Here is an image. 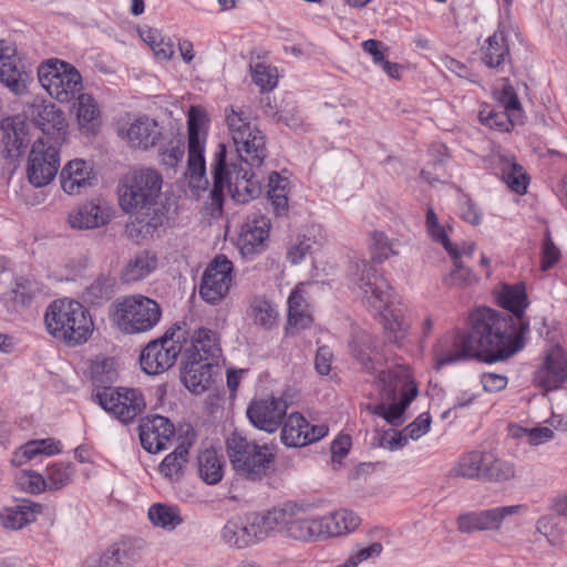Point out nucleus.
Instances as JSON below:
<instances>
[{
	"mask_svg": "<svg viewBox=\"0 0 567 567\" xmlns=\"http://www.w3.org/2000/svg\"><path fill=\"white\" fill-rule=\"evenodd\" d=\"M509 58V48L503 31L489 35L482 47V59L488 68H498Z\"/></svg>",
	"mask_w": 567,
	"mask_h": 567,
	"instance_id": "40",
	"label": "nucleus"
},
{
	"mask_svg": "<svg viewBox=\"0 0 567 567\" xmlns=\"http://www.w3.org/2000/svg\"><path fill=\"white\" fill-rule=\"evenodd\" d=\"M226 453L236 475L251 482L267 476L275 461L267 444H258L238 431L226 437Z\"/></svg>",
	"mask_w": 567,
	"mask_h": 567,
	"instance_id": "6",
	"label": "nucleus"
},
{
	"mask_svg": "<svg viewBox=\"0 0 567 567\" xmlns=\"http://www.w3.org/2000/svg\"><path fill=\"white\" fill-rule=\"evenodd\" d=\"M113 365L112 359H104L92 365L93 382L97 388H102L95 392L94 398L103 410L127 424L144 412L146 402L140 389L105 385L116 380Z\"/></svg>",
	"mask_w": 567,
	"mask_h": 567,
	"instance_id": "3",
	"label": "nucleus"
},
{
	"mask_svg": "<svg viewBox=\"0 0 567 567\" xmlns=\"http://www.w3.org/2000/svg\"><path fill=\"white\" fill-rule=\"evenodd\" d=\"M43 506L39 503L23 501L21 505L4 508L0 514V522L7 529H20L33 522L41 514Z\"/></svg>",
	"mask_w": 567,
	"mask_h": 567,
	"instance_id": "35",
	"label": "nucleus"
},
{
	"mask_svg": "<svg viewBox=\"0 0 567 567\" xmlns=\"http://www.w3.org/2000/svg\"><path fill=\"white\" fill-rule=\"evenodd\" d=\"M246 316L256 328L264 331L275 329L280 318L277 305L265 296L249 299Z\"/></svg>",
	"mask_w": 567,
	"mask_h": 567,
	"instance_id": "30",
	"label": "nucleus"
},
{
	"mask_svg": "<svg viewBox=\"0 0 567 567\" xmlns=\"http://www.w3.org/2000/svg\"><path fill=\"white\" fill-rule=\"evenodd\" d=\"M113 295L112 286H86L81 298L83 302L99 307L111 300Z\"/></svg>",
	"mask_w": 567,
	"mask_h": 567,
	"instance_id": "56",
	"label": "nucleus"
},
{
	"mask_svg": "<svg viewBox=\"0 0 567 567\" xmlns=\"http://www.w3.org/2000/svg\"><path fill=\"white\" fill-rule=\"evenodd\" d=\"M244 515L255 544L279 532L278 507H274L264 514L247 513Z\"/></svg>",
	"mask_w": 567,
	"mask_h": 567,
	"instance_id": "36",
	"label": "nucleus"
},
{
	"mask_svg": "<svg viewBox=\"0 0 567 567\" xmlns=\"http://www.w3.org/2000/svg\"><path fill=\"white\" fill-rule=\"evenodd\" d=\"M220 537L226 545L235 548H247L255 544L245 515L229 518L221 528Z\"/></svg>",
	"mask_w": 567,
	"mask_h": 567,
	"instance_id": "38",
	"label": "nucleus"
},
{
	"mask_svg": "<svg viewBox=\"0 0 567 567\" xmlns=\"http://www.w3.org/2000/svg\"><path fill=\"white\" fill-rule=\"evenodd\" d=\"M406 306L395 307L391 312H382V324L386 342L402 348L411 323L405 319Z\"/></svg>",
	"mask_w": 567,
	"mask_h": 567,
	"instance_id": "33",
	"label": "nucleus"
},
{
	"mask_svg": "<svg viewBox=\"0 0 567 567\" xmlns=\"http://www.w3.org/2000/svg\"><path fill=\"white\" fill-rule=\"evenodd\" d=\"M279 533L299 542H316L322 539L321 516L311 514V507L306 503L292 501L278 506Z\"/></svg>",
	"mask_w": 567,
	"mask_h": 567,
	"instance_id": "11",
	"label": "nucleus"
},
{
	"mask_svg": "<svg viewBox=\"0 0 567 567\" xmlns=\"http://www.w3.org/2000/svg\"><path fill=\"white\" fill-rule=\"evenodd\" d=\"M0 126L3 132L2 142L6 156L9 158L19 157L30 142L28 123L18 115L3 118Z\"/></svg>",
	"mask_w": 567,
	"mask_h": 567,
	"instance_id": "29",
	"label": "nucleus"
},
{
	"mask_svg": "<svg viewBox=\"0 0 567 567\" xmlns=\"http://www.w3.org/2000/svg\"><path fill=\"white\" fill-rule=\"evenodd\" d=\"M398 245V240L390 239L383 231H373L370 235L368 245L372 261L381 264L391 256H396L399 254L396 249Z\"/></svg>",
	"mask_w": 567,
	"mask_h": 567,
	"instance_id": "47",
	"label": "nucleus"
},
{
	"mask_svg": "<svg viewBox=\"0 0 567 567\" xmlns=\"http://www.w3.org/2000/svg\"><path fill=\"white\" fill-rule=\"evenodd\" d=\"M182 353L186 360L216 363L221 353L218 333L204 327L194 330L192 334L186 330Z\"/></svg>",
	"mask_w": 567,
	"mask_h": 567,
	"instance_id": "18",
	"label": "nucleus"
},
{
	"mask_svg": "<svg viewBox=\"0 0 567 567\" xmlns=\"http://www.w3.org/2000/svg\"><path fill=\"white\" fill-rule=\"evenodd\" d=\"M501 169L502 178L511 190L519 195L526 193L528 176L523 166L515 161L503 159Z\"/></svg>",
	"mask_w": 567,
	"mask_h": 567,
	"instance_id": "48",
	"label": "nucleus"
},
{
	"mask_svg": "<svg viewBox=\"0 0 567 567\" xmlns=\"http://www.w3.org/2000/svg\"><path fill=\"white\" fill-rule=\"evenodd\" d=\"M525 509V505L516 504L465 512L457 516L456 527L462 534L499 532L508 517L520 515Z\"/></svg>",
	"mask_w": 567,
	"mask_h": 567,
	"instance_id": "14",
	"label": "nucleus"
},
{
	"mask_svg": "<svg viewBox=\"0 0 567 567\" xmlns=\"http://www.w3.org/2000/svg\"><path fill=\"white\" fill-rule=\"evenodd\" d=\"M379 383L380 402L369 409L373 414L398 426L402 423L403 412L419 393L411 369L408 365H396L382 371Z\"/></svg>",
	"mask_w": 567,
	"mask_h": 567,
	"instance_id": "5",
	"label": "nucleus"
},
{
	"mask_svg": "<svg viewBox=\"0 0 567 567\" xmlns=\"http://www.w3.org/2000/svg\"><path fill=\"white\" fill-rule=\"evenodd\" d=\"M121 567L130 566L141 559L145 543L141 538H125L112 544Z\"/></svg>",
	"mask_w": 567,
	"mask_h": 567,
	"instance_id": "52",
	"label": "nucleus"
},
{
	"mask_svg": "<svg viewBox=\"0 0 567 567\" xmlns=\"http://www.w3.org/2000/svg\"><path fill=\"white\" fill-rule=\"evenodd\" d=\"M161 317L159 305L142 295L125 297L115 305L114 321L127 334L151 331L158 324Z\"/></svg>",
	"mask_w": 567,
	"mask_h": 567,
	"instance_id": "8",
	"label": "nucleus"
},
{
	"mask_svg": "<svg viewBox=\"0 0 567 567\" xmlns=\"http://www.w3.org/2000/svg\"><path fill=\"white\" fill-rule=\"evenodd\" d=\"M485 451L474 450L463 454L450 471L451 477L482 480Z\"/></svg>",
	"mask_w": 567,
	"mask_h": 567,
	"instance_id": "39",
	"label": "nucleus"
},
{
	"mask_svg": "<svg viewBox=\"0 0 567 567\" xmlns=\"http://www.w3.org/2000/svg\"><path fill=\"white\" fill-rule=\"evenodd\" d=\"M188 461V446L178 445L172 453L166 455L158 466L159 473L171 482L181 480L184 474V466Z\"/></svg>",
	"mask_w": 567,
	"mask_h": 567,
	"instance_id": "45",
	"label": "nucleus"
},
{
	"mask_svg": "<svg viewBox=\"0 0 567 567\" xmlns=\"http://www.w3.org/2000/svg\"><path fill=\"white\" fill-rule=\"evenodd\" d=\"M31 116L42 131L44 138L63 142L65 136V117L63 112L52 103H37L31 107Z\"/></svg>",
	"mask_w": 567,
	"mask_h": 567,
	"instance_id": "24",
	"label": "nucleus"
},
{
	"mask_svg": "<svg viewBox=\"0 0 567 567\" xmlns=\"http://www.w3.org/2000/svg\"><path fill=\"white\" fill-rule=\"evenodd\" d=\"M200 478L208 485L219 483L224 476V461L215 450H205L198 456Z\"/></svg>",
	"mask_w": 567,
	"mask_h": 567,
	"instance_id": "42",
	"label": "nucleus"
},
{
	"mask_svg": "<svg viewBox=\"0 0 567 567\" xmlns=\"http://www.w3.org/2000/svg\"><path fill=\"white\" fill-rule=\"evenodd\" d=\"M228 189L237 203H247L261 194V184L254 173H249L243 163L227 164Z\"/></svg>",
	"mask_w": 567,
	"mask_h": 567,
	"instance_id": "23",
	"label": "nucleus"
},
{
	"mask_svg": "<svg viewBox=\"0 0 567 567\" xmlns=\"http://www.w3.org/2000/svg\"><path fill=\"white\" fill-rule=\"evenodd\" d=\"M163 178L151 168L135 169L124 175L118 184V204L135 220L127 225L130 237L152 235L163 224V215L158 214L157 199L161 195Z\"/></svg>",
	"mask_w": 567,
	"mask_h": 567,
	"instance_id": "2",
	"label": "nucleus"
},
{
	"mask_svg": "<svg viewBox=\"0 0 567 567\" xmlns=\"http://www.w3.org/2000/svg\"><path fill=\"white\" fill-rule=\"evenodd\" d=\"M426 230L434 241L441 244L445 248L452 260L456 261L460 254L457 251V247L450 241L445 228L441 224H437L436 227H430Z\"/></svg>",
	"mask_w": 567,
	"mask_h": 567,
	"instance_id": "61",
	"label": "nucleus"
},
{
	"mask_svg": "<svg viewBox=\"0 0 567 567\" xmlns=\"http://www.w3.org/2000/svg\"><path fill=\"white\" fill-rule=\"evenodd\" d=\"M59 442L53 439L30 441L22 445L13 455L12 462L22 465L38 455H53L60 452Z\"/></svg>",
	"mask_w": 567,
	"mask_h": 567,
	"instance_id": "43",
	"label": "nucleus"
},
{
	"mask_svg": "<svg viewBox=\"0 0 567 567\" xmlns=\"http://www.w3.org/2000/svg\"><path fill=\"white\" fill-rule=\"evenodd\" d=\"M206 120L205 111L199 106H190L188 111V161L187 173L188 184L195 189H206L205 166V141L206 133L202 131Z\"/></svg>",
	"mask_w": 567,
	"mask_h": 567,
	"instance_id": "12",
	"label": "nucleus"
},
{
	"mask_svg": "<svg viewBox=\"0 0 567 567\" xmlns=\"http://www.w3.org/2000/svg\"><path fill=\"white\" fill-rule=\"evenodd\" d=\"M151 523L158 528L172 532L183 524L181 511L175 505L155 503L147 512Z\"/></svg>",
	"mask_w": 567,
	"mask_h": 567,
	"instance_id": "41",
	"label": "nucleus"
},
{
	"mask_svg": "<svg viewBox=\"0 0 567 567\" xmlns=\"http://www.w3.org/2000/svg\"><path fill=\"white\" fill-rule=\"evenodd\" d=\"M94 181L95 174L91 164L79 158L68 162L60 173L61 187L69 195H80Z\"/></svg>",
	"mask_w": 567,
	"mask_h": 567,
	"instance_id": "27",
	"label": "nucleus"
},
{
	"mask_svg": "<svg viewBox=\"0 0 567 567\" xmlns=\"http://www.w3.org/2000/svg\"><path fill=\"white\" fill-rule=\"evenodd\" d=\"M286 413V401L274 396L254 401L247 409V416L251 424L268 433H274L279 429Z\"/></svg>",
	"mask_w": 567,
	"mask_h": 567,
	"instance_id": "19",
	"label": "nucleus"
},
{
	"mask_svg": "<svg viewBox=\"0 0 567 567\" xmlns=\"http://www.w3.org/2000/svg\"><path fill=\"white\" fill-rule=\"evenodd\" d=\"M383 546L381 543L375 542L365 548H361L352 554L347 560L346 565L357 567L360 563L368 560L372 557H378L382 553Z\"/></svg>",
	"mask_w": 567,
	"mask_h": 567,
	"instance_id": "63",
	"label": "nucleus"
},
{
	"mask_svg": "<svg viewBox=\"0 0 567 567\" xmlns=\"http://www.w3.org/2000/svg\"><path fill=\"white\" fill-rule=\"evenodd\" d=\"M214 362L184 359L182 381L192 392L200 394L206 391L213 382Z\"/></svg>",
	"mask_w": 567,
	"mask_h": 567,
	"instance_id": "31",
	"label": "nucleus"
},
{
	"mask_svg": "<svg viewBox=\"0 0 567 567\" xmlns=\"http://www.w3.org/2000/svg\"><path fill=\"white\" fill-rule=\"evenodd\" d=\"M499 102L505 109V113L512 115L516 121L522 117V105L519 99L511 84H505L501 92Z\"/></svg>",
	"mask_w": 567,
	"mask_h": 567,
	"instance_id": "58",
	"label": "nucleus"
},
{
	"mask_svg": "<svg viewBox=\"0 0 567 567\" xmlns=\"http://www.w3.org/2000/svg\"><path fill=\"white\" fill-rule=\"evenodd\" d=\"M74 470L68 463L54 464L47 471V484L49 489H60L71 483Z\"/></svg>",
	"mask_w": 567,
	"mask_h": 567,
	"instance_id": "55",
	"label": "nucleus"
},
{
	"mask_svg": "<svg viewBox=\"0 0 567 567\" xmlns=\"http://www.w3.org/2000/svg\"><path fill=\"white\" fill-rule=\"evenodd\" d=\"M287 185L288 181L280 178L278 173L274 172L269 176L268 199L278 216L286 214L288 210Z\"/></svg>",
	"mask_w": 567,
	"mask_h": 567,
	"instance_id": "50",
	"label": "nucleus"
},
{
	"mask_svg": "<svg viewBox=\"0 0 567 567\" xmlns=\"http://www.w3.org/2000/svg\"><path fill=\"white\" fill-rule=\"evenodd\" d=\"M226 146L225 144L218 145V151L215 153L213 162V189L210 190L212 205L217 209L221 210L224 187H228V173L226 163Z\"/></svg>",
	"mask_w": 567,
	"mask_h": 567,
	"instance_id": "37",
	"label": "nucleus"
},
{
	"mask_svg": "<svg viewBox=\"0 0 567 567\" xmlns=\"http://www.w3.org/2000/svg\"><path fill=\"white\" fill-rule=\"evenodd\" d=\"M25 76L16 47L0 40V81L14 93H20L24 89Z\"/></svg>",
	"mask_w": 567,
	"mask_h": 567,
	"instance_id": "26",
	"label": "nucleus"
},
{
	"mask_svg": "<svg viewBox=\"0 0 567 567\" xmlns=\"http://www.w3.org/2000/svg\"><path fill=\"white\" fill-rule=\"evenodd\" d=\"M18 482L22 489L31 494H38L48 488L47 480L38 473L23 472Z\"/></svg>",
	"mask_w": 567,
	"mask_h": 567,
	"instance_id": "59",
	"label": "nucleus"
},
{
	"mask_svg": "<svg viewBox=\"0 0 567 567\" xmlns=\"http://www.w3.org/2000/svg\"><path fill=\"white\" fill-rule=\"evenodd\" d=\"M85 567H121L118 557L115 553L113 545H111L104 553L94 554L86 558L84 561Z\"/></svg>",
	"mask_w": 567,
	"mask_h": 567,
	"instance_id": "60",
	"label": "nucleus"
},
{
	"mask_svg": "<svg viewBox=\"0 0 567 567\" xmlns=\"http://www.w3.org/2000/svg\"><path fill=\"white\" fill-rule=\"evenodd\" d=\"M229 286H198V295L209 305L220 302L227 296Z\"/></svg>",
	"mask_w": 567,
	"mask_h": 567,
	"instance_id": "64",
	"label": "nucleus"
},
{
	"mask_svg": "<svg viewBox=\"0 0 567 567\" xmlns=\"http://www.w3.org/2000/svg\"><path fill=\"white\" fill-rule=\"evenodd\" d=\"M433 367L440 371L446 365L476 358L466 332L453 330L436 340L432 349Z\"/></svg>",
	"mask_w": 567,
	"mask_h": 567,
	"instance_id": "15",
	"label": "nucleus"
},
{
	"mask_svg": "<svg viewBox=\"0 0 567 567\" xmlns=\"http://www.w3.org/2000/svg\"><path fill=\"white\" fill-rule=\"evenodd\" d=\"M50 137H38L29 154L27 176L35 187L50 184L56 176L60 167V144Z\"/></svg>",
	"mask_w": 567,
	"mask_h": 567,
	"instance_id": "13",
	"label": "nucleus"
},
{
	"mask_svg": "<svg viewBox=\"0 0 567 567\" xmlns=\"http://www.w3.org/2000/svg\"><path fill=\"white\" fill-rule=\"evenodd\" d=\"M431 415L427 412L421 413L411 424L405 426L391 442V449L400 447L412 440H417L429 432Z\"/></svg>",
	"mask_w": 567,
	"mask_h": 567,
	"instance_id": "51",
	"label": "nucleus"
},
{
	"mask_svg": "<svg viewBox=\"0 0 567 567\" xmlns=\"http://www.w3.org/2000/svg\"><path fill=\"white\" fill-rule=\"evenodd\" d=\"M328 431L326 424H310L302 414L296 412L282 424L281 441L288 447H301L318 442Z\"/></svg>",
	"mask_w": 567,
	"mask_h": 567,
	"instance_id": "17",
	"label": "nucleus"
},
{
	"mask_svg": "<svg viewBox=\"0 0 567 567\" xmlns=\"http://www.w3.org/2000/svg\"><path fill=\"white\" fill-rule=\"evenodd\" d=\"M368 303L377 310L382 317V312H391L395 307H405L399 298L392 286H370V295L367 297Z\"/></svg>",
	"mask_w": 567,
	"mask_h": 567,
	"instance_id": "46",
	"label": "nucleus"
},
{
	"mask_svg": "<svg viewBox=\"0 0 567 567\" xmlns=\"http://www.w3.org/2000/svg\"><path fill=\"white\" fill-rule=\"evenodd\" d=\"M515 475L516 472L513 463L503 461L493 454L485 452L482 480L502 483L513 480Z\"/></svg>",
	"mask_w": 567,
	"mask_h": 567,
	"instance_id": "44",
	"label": "nucleus"
},
{
	"mask_svg": "<svg viewBox=\"0 0 567 567\" xmlns=\"http://www.w3.org/2000/svg\"><path fill=\"white\" fill-rule=\"evenodd\" d=\"M559 258L560 251L553 243L551 237L547 234L544 239L542 249V269H550L555 264L558 262Z\"/></svg>",
	"mask_w": 567,
	"mask_h": 567,
	"instance_id": "62",
	"label": "nucleus"
},
{
	"mask_svg": "<svg viewBox=\"0 0 567 567\" xmlns=\"http://www.w3.org/2000/svg\"><path fill=\"white\" fill-rule=\"evenodd\" d=\"M349 347L352 357L365 372L374 373L378 370L381 360L375 336L364 330L354 331Z\"/></svg>",
	"mask_w": 567,
	"mask_h": 567,
	"instance_id": "28",
	"label": "nucleus"
},
{
	"mask_svg": "<svg viewBox=\"0 0 567 567\" xmlns=\"http://www.w3.org/2000/svg\"><path fill=\"white\" fill-rule=\"evenodd\" d=\"M497 300L513 316H501L488 308L477 309L471 316L472 329L466 332L476 357L484 355L487 362L504 360L519 351L529 330V321L524 316L528 306L525 286H502Z\"/></svg>",
	"mask_w": 567,
	"mask_h": 567,
	"instance_id": "1",
	"label": "nucleus"
},
{
	"mask_svg": "<svg viewBox=\"0 0 567 567\" xmlns=\"http://www.w3.org/2000/svg\"><path fill=\"white\" fill-rule=\"evenodd\" d=\"M33 293L29 290V286H16L3 295V301L8 308L17 310L31 303Z\"/></svg>",
	"mask_w": 567,
	"mask_h": 567,
	"instance_id": "57",
	"label": "nucleus"
},
{
	"mask_svg": "<svg viewBox=\"0 0 567 567\" xmlns=\"http://www.w3.org/2000/svg\"><path fill=\"white\" fill-rule=\"evenodd\" d=\"M271 228L270 219L259 213L247 215L241 225L237 246L245 258H252L266 249Z\"/></svg>",
	"mask_w": 567,
	"mask_h": 567,
	"instance_id": "16",
	"label": "nucleus"
},
{
	"mask_svg": "<svg viewBox=\"0 0 567 567\" xmlns=\"http://www.w3.org/2000/svg\"><path fill=\"white\" fill-rule=\"evenodd\" d=\"M233 262L225 255H217L207 266L200 284H230Z\"/></svg>",
	"mask_w": 567,
	"mask_h": 567,
	"instance_id": "49",
	"label": "nucleus"
},
{
	"mask_svg": "<svg viewBox=\"0 0 567 567\" xmlns=\"http://www.w3.org/2000/svg\"><path fill=\"white\" fill-rule=\"evenodd\" d=\"M138 431L142 447L150 453H157L166 447L175 427L167 417L156 414L142 419Z\"/></svg>",
	"mask_w": 567,
	"mask_h": 567,
	"instance_id": "22",
	"label": "nucleus"
},
{
	"mask_svg": "<svg viewBox=\"0 0 567 567\" xmlns=\"http://www.w3.org/2000/svg\"><path fill=\"white\" fill-rule=\"evenodd\" d=\"M155 264L156 260L147 254L137 256L134 261L126 267L124 274L125 284L144 279L155 268Z\"/></svg>",
	"mask_w": 567,
	"mask_h": 567,
	"instance_id": "54",
	"label": "nucleus"
},
{
	"mask_svg": "<svg viewBox=\"0 0 567 567\" xmlns=\"http://www.w3.org/2000/svg\"><path fill=\"white\" fill-rule=\"evenodd\" d=\"M186 341V324L176 323L158 339L147 343L140 357L142 370L157 375L173 367Z\"/></svg>",
	"mask_w": 567,
	"mask_h": 567,
	"instance_id": "9",
	"label": "nucleus"
},
{
	"mask_svg": "<svg viewBox=\"0 0 567 567\" xmlns=\"http://www.w3.org/2000/svg\"><path fill=\"white\" fill-rule=\"evenodd\" d=\"M120 135L133 148L148 150L154 147L162 137V132L157 121L142 115L130 123L126 130H122Z\"/></svg>",
	"mask_w": 567,
	"mask_h": 567,
	"instance_id": "25",
	"label": "nucleus"
},
{
	"mask_svg": "<svg viewBox=\"0 0 567 567\" xmlns=\"http://www.w3.org/2000/svg\"><path fill=\"white\" fill-rule=\"evenodd\" d=\"M226 122L239 156V163L260 168L267 157L266 137L243 110H226Z\"/></svg>",
	"mask_w": 567,
	"mask_h": 567,
	"instance_id": "7",
	"label": "nucleus"
},
{
	"mask_svg": "<svg viewBox=\"0 0 567 567\" xmlns=\"http://www.w3.org/2000/svg\"><path fill=\"white\" fill-rule=\"evenodd\" d=\"M48 333L68 347L86 343L94 331L93 319L85 307L72 299L52 301L44 313Z\"/></svg>",
	"mask_w": 567,
	"mask_h": 567,
	"instance_id": "4",
	"label": "nucleus"
},
{
	"mask_svg": "<svg viewBox=\"0 0 567 567\" xmlns=\"http://www.w3.org/2000/svg\"><path fill=\"white\" fill-rule=\"evenodd\" d=\"M360 517L348 509H339L321 516L322 539L353 532L360 525Z\"/></svg>",
	"mask_w": 567,
	"mask_h": 567,
	"instance_id": "34",
	"label": "nucleus"
},
{
	"mask_svg": "<svg viewBox=\"0 0 567 567\" xmlns=\"http://www.w3.org/2000/svg\"><path fill=\"white\" fill-rule=\"evenodd\" d=\"M38 78L45 91L61 103L70 102L83 87L75 66L60 59H49L38 68Z\"/></svg>",
	"mask_w": 567,
	"mask_h": 567,
	"instance_id": "10",
	"label": "nucleus"
},
{
	"mask_svg": "<svg viewBox=\"0 0 567 567\" xmlns=\"http://www.w3.org/2000/svg\"><path fill=\"white\" fill-rule=\"evenodd\" d=\"M112 216V207L106 200L92 198L70 212L68 220L74 229H94L109 224Z\"/></svg>",
	"mask_w": 567,
	"mask_h": 567,
	"instance_id": "21",
	"label": "nucleus"
},
{
	"mask_svg": "<svg viewBox=\"0 0 567 567\" xmlns=\"http://www.w3.org/2000/svg\"><path fill=\"white\" fill-rule=\"evenodd\" d=\"M250 73L254 83L259 86L261 92L272 91L278 83V70L277 68L258 62L250 65Z\"/></svg>",
	"mask_w": 567,
	"mask_h": 567,
	"instance_id": "53",
	"label": "nucleus"
},
{
	"mask_svg": "<svg viewBox=\"0 0 567 567\" xmlns=\"http://www.w3.org/2000/svg\"><path fill=\"white\" fill-rule=\"evenodd\" d=\"M567 381V355L560 347H553L546 354L543 365L535 372L534 382L549 392L563 386Z\"/></svg>",
	"mask_w": 567,
	"mask_h": 567,
	"instance_id": "20",
	"label": "nucleus"
},
{
	"mask_svg": "<svg viewBox=\"0 0 567 567\" xmlns=\"http://www.w3.org/2000/svg\"><path fill=\"white\" fill-rule=\"evenodd\" d=\"M80 131L85 135H95L102 124L101 111L94 97L86 93L79 94L74 104Z\"/></svg>",
	"mask_w": 567,
	"mask_h": 567,
	"instance_id": "32",
	"label": "nucleus"
}]
</instances>
